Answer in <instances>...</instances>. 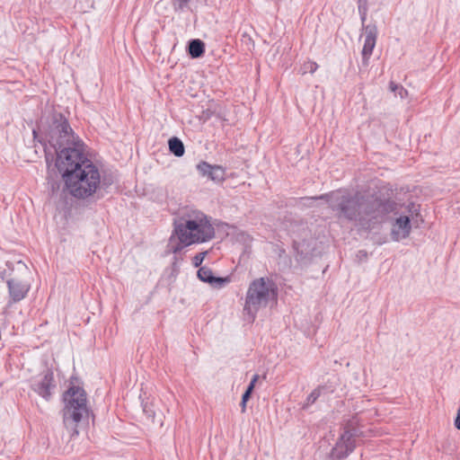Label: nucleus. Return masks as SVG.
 Masks as SVG:
<instances>
[{"label":"nucleus","mask_w":460,"mask_h":460,"mask_svg":"<svg viewBox=\"0 0 460 460\" xmlns=\"http://www.w3.org/2000/svg\"><path fill=\"white\" fill-rule=\"evenodd\" d=\"M394 189L383 185L374 192L336 190L318 197L301 198V203L311 205L316 199H325L336 217L353 223L360 230L371 231L385 221L390 214H398L402 205L392 197Z\"/></svg>","instance_id":"1"},{"label":"nucleus","mask_w":460,"mask_h":460,"mask_svg":"<svg viewBox=\"0 0 460 460\" xmlns=\"http://www.w3.org/2000/svg\"><path fill=\"white\" fill-rule=\"evenodd\" d=\"M40 130L44 136L39 141L44 146L46 161L49 159L48 142L57 155L55 165L62 178L74 172L75 164L81 166L85 161H91L84 152V143L75 136L67 119L62 113L53 112Z\"/></svg>","instance_id":"2"},{"label":"nucleus","mask_w":460,"mask_h":460,"mask_svg":"<svg viewBox=\"0 0 460 460\" xmlns=\"http://www.w3.org/2000/svg\"><path fill=\"white\" fill-rule=\"evenodd\" d=\"M173 230L168 249L179 253L183 248L194 243H206L215 236V228L202 211L190 209L173 219Z\"/></svg>","instance_id":"3"},{"label":"nucleus","mask_w":460,"mask_h":460,"mask_svg":"<svg viewBox=\"0 0 460 460\" xmlns=\"http://www.w3.org/2000/svg\"><path fill=\"white\" fill-rule=\"evenodd\" d=\"M65 188L74 198L84 199L93 196L101 184V174L98 167L91 161L83 165H74V172L63 177Z\"/></svg>","instance_id":"4"},{"label":"nucleus","mask_w":460,"mask_h":460,"mask_svg":"<svg viewBox=\"0 0 460 460\" xmlns=\"http://www.w3.org/2000/svg\"><path fill=\"white\" fill-rule=\"evenodd\" d=\"M278 292L275 282L269 278L254 279L247 290L244 311L253 321L256 313L266 307L270 301L277 299Z\"/></svg>","instance_id":"5"},{"label":"nucleus","mask_w":460,"mask_h":460,"mask_svg":"<svg viewBox=\"0 0 460 460\" xmlns=\"http://www.w3.org/2000/svg\"><path fill=\"white\" fill-rule=\"evenodd\" d=\"M64 401L66 402L63 409L64 425L66 429H74L75 434H78L77 424L84 416L88 415L86 393L82 387L72 385L65 392Z\"/></svg>","instance_id":"6"},{"label":"nucleus","mask_w":460,"mask_h":460,"mask_svg":"<svg viewBox=\"0 0 460 460\" xmlns=\"http://www.w3.org/2000/svg\"><path fill=\"white\" fill-rule=\"evenodd\" d=\"M55 387L54 374L51 370H47L40 379L34 380L31 384V389L47 401L50 400Z\"/></svg>","instance_id":"7"},{"label":"nucleus","mask_w":460,"mask_h":460,"mask_svg":"<svg viewBox=\"0 0 460 460\" xmlns=\"http://www.w3.org/2000/svg\"><path fill=\"white\" fill-rule=\"evenodd\" d=\"M365 42L362 49V62L367 66L368 60L373 53L377 38V27L376 24H367L364 27Z\"/></svg>","instance_id":"8"},{"label":"nucleus","mask_w":460,"mask_h":460,"mask_svg":"<svg viewBox=\"0 0 460 460\" xmlns=\"http://www.w3.org/2000/svg\"><path fill=\"white\" fill-rule=\"evenodd\" d=\"M348 438V435H341L329 454V460H343L354 451L356 444L349 442Z\"/></svg>","instance_id":"9"},{"label":"nucleus","mask_w":460,"mask_h":460,"mask_svg":"<svg viewBox=\"0 0 460 460\" xmlns=\"http://www.w3.org/2000/svg\"><path fill=\"white\" fill-rule=\"evenodd\" d=\"M197 170L199 174L215 182H223L226 179V170L221 165H212L205 161L197 164Z\"/></svg>","instance_id":"10"},{"label":"nucleus","mask_w":460,"mask_h":460,"mask_svg":"<svg viewBox=\"0 0 460 460\" xmlns=\"http://www.w3.org/2000/svg\"><path fill=\"white\" fill-rule=\"evenodd\" d=\"M411 225L409 216H400L393 224L392 238L394 241H399L408 237L411 234Z\"/></svg>","instance_id":"11"},{"label":"nucleus","mask_w":460,"mask_h":460,"mask_svg":"<svg viewBox=\"0 0 460 460\" xmlns=\"http://www.w3.org/2000/svg\"><path fill=\"white\" fill-rule=\"evenodd\" d=\"M197 276L202 282L208 283L216 288H221L230 282L228 277L222 278L214 276L212 270L206 266L199 267Z\"/></svg>","instance_id":"12"},{"label":"nucleus","mask_w":460,"mask_h":460,"mask_svg":"<svg viewBox=\"0 0 460 460\" xmlns=\"http://www.w3.org/2000/svg\"><path fill=\"white\" fill-rule=\"evenodd\" d=\"M6 283L10 297L13 303L22 300L30 290V284L19 279H10Z\"/></svg>","instance_id":"13"},{"label":"nucleus","mask_w":460,"mask_h":460,"mask_svg":"<svg viewBox=\"0 0 460 460\" xmlns=\"http://www.w3.org/2000/svg\"><path fill=\"white\" fill-rule=\"evenodd\" d=\"M208 0H172V6L175 13H195L198 8L206 5Z\"/></svg>","instance_id":"14"},{"label":"nucleus","mask_w":460,"mask_h":460,"mask_svg":"<svg viewBox=\"0 0 460 460\" xmlns=\"http://www.w3.org/2000/svg\"><path fill=\"white\" fill-rule=\"evenodd\" d=\"M205 53V43L199 39L190 40L188 43V54L191 58H199Z\"/></svg>","instance_id":"15"},{"label":"nucleus","mask_w":460,"mask_h":460,"mask_svg":"<svg viewBox=\"0 0 460 460\" xmlns=\"http://www.w3.org/2000/svg\"><path fill=\"white\" fill-rule=\"evenodd\" d=\"M169 150L177 157H181L185 153L183 142L177 137H172L168 140Z\"/></svg>","instance_id":"16"},{"label":"nucleus","mask_w":460,"mask_h":460,"mask_svg":"<svg viewBox=\"0 0 460 460\" xmlns=\"http://www.w3.org/2000/svg\"><path fill=\"white\" fill-rule=\"evenodd\" d=\"M323 386H318L314 389L311 394L307 396L305 402L303 405V409H307L310 405L314 404L316 400L320 397L321 392Z\"/></svg>","instance_id":"17"},{"label":"nucleus","mask_w":460,"mask_h":460,"mask_svg":"<svg viewBox=\"0 0 460 460\" xmlns=\"http://www.w3.org/2000/svg\"><path fill=\"white\" fill-rule=\"evenodd\" d=\"M361 432L358 429L351 427L350 424H348L345 428L344 432L341 435H348V438L349 442L356 444V438L359 437Z\"/></svg>","instance_id":"18"},{"label":"nucleus","mask_w":460,"mask_h":460,"mask_svg":"<svg viewBox=\"0 0 460 460\" xmlns=\"http://www.w3.org/2000/svg\"><path fill=\"white\" fill-rule=\"evenodd\" d=\"M389 88L393 93H394L396 95H399L402 99L405 98L408 94L407 90L403 86L394 82L390 83Z\"/></svg>","instance_id":"19"},{"label":"nucleus","mask_w":460,"mask_h":460,"mask_svg":"<svg viewBox=\"0 0 460 460\" xmlns=\"http://www.w3.org/2000/svg\"><path fill=\"white\" fill-rule=\"evenodd\" d=\"M318 68V65L314 62V61H307L305 63H304L303 66H302V73L303 74H305V73H314L316 71V69Z\"/></svg>","instance_id":"20"},{"label":"nucleus","mask_w":460,"mask_h":460,"mask_svg":"<svg viewBox=\"0 0 460 460\" xmlns=\"http://www.w3.org/2000/svg\"><path fill=\"white\" fill-rule=\"evenodd\" d=\"M207 252H199L196 254L193 258L192 263L194 267H199L201 263L203 262L205 257H206Z\"/></svg>","instance_id":"21"},{"label":"nucleus","mask_w":460,"mask_h":460,"mask_svg":"<svg viewBox=\"0 0 460 460\" xmlns=\"http://www.w3.org/2000/svg\"><path fill=\"white\" fill-rule=\"evenodd\" d=\"M143 411L147 416V418L154 420L155 413L154 410H152L151 407H149L147 404L143 406Z\"/></svg>","instance_id":"22"},{"label":"nucleus","mask_w":460,"mask_h":460,"mask_svg":"<svg viewBox=\"0 0 460 460\" xmlns=\"http://www.w3.org/2000/svg\"><path fill=\"white\" fill-rule=\"evenodd\" d=\"M259 379V375H254L250 382V384L248 385L247 388H246V391H249V392H252L253 391L254 389V386H255V384L256 382L258 381Z\"/></svg>","instance_id":"23"},{"label":"nucleus","mask_w":460,"mask_h":460,"mask_svg":"<svg viewBox=\"0 0 460 460\" xmlns=\"http://www.w3.org/2000/svg\"><path fill=\"white\" fill-rule=\"evenodd\" d=\"M367 8V0H358V11L363 13Z\"/></svg>","instance_id":"24"},{"label":"nucleus","mask_w":460,"mask_h":460,"mask_svg":"<svg viewBox=\"0 0 460 460\" xmlns=\"http://www.w3.org/2000/svg\"><path fill=\"white\" fill-rule=\"evenodd\" d=\"M359 13V16H360V20H361V22H362V26L363 28L366 26L365 25V22L367 20V9H365V11L363 13Z\"/></svg>","instance_id":"25"},{"label":"nucleus","mask_w":460,"mask_h":460,"mask_svg":"<svg viewBox=\"0 0 460 460\" xmlns=\"http://www.w3.org/2000/svg\"><path fill=\"white\" fill-rule=\"evenodd\" d=\"M252 394V392L245 390V392L243 394L242 400H243L244 402H248Z\"/></svg>","instance_id":"26"},{"label":"nucleus","mask_w":460,"mask_h":460,"mask_svg":"<svg viewBox=\"0 0 460 460\" xmlns=\"http://www.w3.org/2000/svg\"><path fill=\"white\" fill-rule=\"evenodd\" d=\"M59 189V184L56 181L51 182V191L52 194H54L56 191H58Z\"/></svg>","instance_id":"27"},{"label":"nucleus","mask_w":460,"mask_h":460,"mask_svg":"<svg viewBox=\"0 0 460 460\" xmlns=\"http://www.w3.org/2000/svg\"><path fill=\"white\" fill-rule=\"evenodd\" d=\"M406 209H407V210H408V212H410L411 214H412V213H413V211H416L414 203H410V204L406 207Z\"/></svg>","instance_id":"28"},{"label":"nucleus","mask_w":460,"mask_h":460,"mask_svg":"<svg viewBox=\"0 0 460 460\" xmlns=\"http://www.w3.org/2000/svg\"><path fill=\"white\" fill-rule=\"evenodd\" d=\"M246 403H247V402H244L243 400L241 401L240 406L242 408L243 412H244L246 410Z\"/></svg>","instance_id":"29"},{"label":"nucleus","mask_w":460,"mask_h":460,"mask_svg":"<svg viewBox=\"0 0 460 460\" xmlns=\"http://www.w3.org/2000/svg\"><path fill=\"white\" fill-rule=\"evenodd\" d=\"M33 136H34V138L37 137V131L35 129H33Z\"/></svg>","instance_id":"30"}]
</instances>
